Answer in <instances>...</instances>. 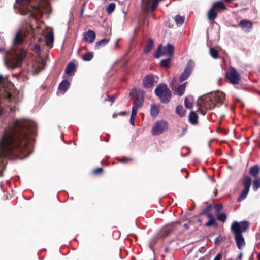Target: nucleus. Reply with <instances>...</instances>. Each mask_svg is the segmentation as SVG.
Instances as JSON below:
<instances>
[{
  "label": "nucleus",
  "instance_id": "54",
  "mask_svg": "<svg viewBox=\"0 0 260 260\" xmlns=\"http://www.w3.org/2000/svg\"><path fill=\"white\" fill-rule=\"evenodd\" d=\"M126 114V112H121L118 113V115H124Z\"/></svg>",
  "mask_w": 260,
  "mask_h": 260
},
{
  "label": "nucleus",
  "instance_id": "32",
  "mask_svg": "<svg viewBox=\"0 0 260 260\" xmlns=\"http://www.w3.org/2000/svg\"><path fill=\"white\" fill-rule=\"evenodd\" d=\"M93 57V53L89 52L84 55H81L82 59L85 61H90Z\"/></svg>",
  "mask_w": 260,
  "mask_h": 260
},
{
  "label": "nucleus",
  "instance_id": "45",
  "mask_svg": "<svg viewBox=\"0 0 260 260\" xmlns=\"http://www.w3.org/2000/svg\"><path fill=\"white\" fill-rule=\"evenodd\" d=\"M135 117L131 116L130 118V123L133 126H135Z\"/></svg>",
  "mask_w": 260,
  "mask_h": 260
},
{
  "label": "nucleus",
  "instance_id": "47",
  "mask_svg": "<svg viewBox=\"0 0 260 260\" xmlns=\"http://www.w3.org/2000/svg\"><path fill=\"white\" fill-rule=\"evenodd\" d=\"M34 50L36 52H39L40 51V48L39 46H38L37 44L34 45Z\"/></svg>",
  "mask_w": 260,
  "mask_h": 260
},
{
  "label": "nucleus",
  "instance_id": "42",
  "mask_svg": "<svg viewBox=\"0 0 260 260\" xmlns=\"http://www.w3.org/2000/svg\"><path fill=\"white\" fill-rule=\"evenodd\" d=\"M217 213H218L223 208L222 204H218L215 206Z\"/></svg>",
  "mask_w": 260,
  "mask_h": 260
},
{
  "label": "nucleus",
  "instance_id": "19",
  "mask_svg": "<svg viewBox=\"0 0 260 260\" xmlns=\"http://www.w3.org/2000/svg\"><path fill=\"white\" fill-rule=\"evenodd\" d=\"M70 82L67 80H63L59 84L58 89L60 90L66 92L70 86Z\"/></svg>",
  "mask_w": 260,
  "mask_h": 260
},
{
  "label": "nucleus",
  "instance_id": "10",
  "mask_svg": "<svg viewBox=\"0 0 260 260\" xmlns=\"http://www.w3.org/2000/svg\"><path fill=\"white\" fill-rule=\"evenodd\" d=\"M194 66V62L192 60H189L182 73L181 74L179 80L181 82L186 80L190 75Z\"/></svg>",
  "mask_w": 260,
  "mask_h": 260
},
{
  "label": "nucleus",
  "instance_id": "20",
  "mask_svg": "<svg viewBox=\"0 0 260 260\" xmlns=\"http://www.w3.org/2000/svg\"><path fill=\"white\" fill-rule=\"evenodd\" d=\"M259 171H260V168H259V167L258 166V165H255L252 166L251 167H250V170H249L250 174L252 176L255 177V178L256 177H257V175L259 174Z\"/></svg>",
  "mask_w": 260,
  "mask_h": 260
},
{
  "label": "nucleus",
  "instance_id": "57",
  "mask_svg": "<svg viewBox=\"0 0 260 260\" xmlns=\"http://www.w3.org/2000/svg\"><path fill=\"white\" fill-rule=\"evenodd\" d=\"M257 258L258 260H260V252L258 254Z\"/></svg>",
  "mask_w": 260,
  "mask_h": 260
},
{
  "label": "nucleus",
  "instance_id": "16",
  "mask_svg": "<svg viewBox=\"0 0 260 260\" xmlns=\"http://www.w3.org/2000/svg\"><path fill=\"white\" fill-rule=\"evenodd\" d=\"M5 96L6 98V100L9 103V105L8 106V108L6 110H9L10 112H13L15 111V108L13 107V105H11L10 103L12 102V101L13 100L14 102L15 103V100L12 98V95L10 92H7Z\"/></svg>",
  "mask_w": 260,
  "mask_h": 260
},
{
  "label": "nucleus",
  "instance_id": "1",
  "mask_svg": "<svg viewBox=\"0 0 260 260\" xmlns=\"http://www.w3.org/2000/svg\"><path fill=\"white\" fill-rule=\"evenodd\" d=\"M36 124L26 119H14L5 129L0 140V176L7 159H24L32 152L30 135L36 134Z\"/></svg>",
  "mask_w": 260,
  "mask_h": 260
},
{
  "label": "nucleus",
  "instance_id": "28",
  "mask_svg": "<svg viewBox=\"0 0 260 260\" xmlns=\"http://www.w3.org/2000/svg\"><path fill=\"white\" fill-rule=\"evenodd\" d=\"M249 191V189L244 188L242 190V191L238 199V201L240 202V201L244 200L247 196V194H248Z\"/></svg>",
  "mask_w": 260,
  "mask_h": 260
},
{
  "label": "nucleus",
  "instance_id": "43",
  "mask_svg": "<svg viewBox=\"0 0 260 260\" xmlns=\"http://www.w3.org/2000/svg\"><path fill=\"white\" fill-rule=\"evenodd\" d=\"M137 111H138V109L132 107V114H131V116L135 117L137 114Z\"/></svg>",
  "mask_w": 260,
  "mask_h": 260
},
{
  "label": "nucleus",
  "instance_id": "50",
  "mask_svg": "<svg viewBox=\"0 0 260 260\" xmlns=\"http://www.w3.org/2000/svg\"><path fill=\"white\" fill-rule=\"evenodd\" d=\"M130 160H131V159H129V158H124L123 160H121L120 161L122 162H128Z\"/></svg>",
  "mask_w": 260,
  "mask_h": 260
},
{
  "label": "nucleus",
  "instance_id": "56",
  "mask_svg": "<svg viewBox=\"0 0 260 260\" xmlns=\"http://www.w3.org/2000/svg\"><path fill=\"white\" fill-rule=\"evenodd\" d=\"M242 253H241L239 255V256H238V258H242Z\"/></svg>",
  "mask_w": 260,
  "mask_h": 260
},
{
  "label": "nucleus",
  "instance_id": "23",
  "mask_svg": "<svg viewBox=\"0 0 260 260\" xmlns=\"http://www.w3.org/2000/svg\"><path fill=\"white\" fill-rule=\"evenodd\" d=\"M217 16V13L216 11L213 8H211L207 13V16L210 20H214Z\"/></svg>",
  "mask_w": 260,
  "mask_h": 260
},
{
  "label": "nucleus",
  "instance_id": "12",
  "mask_svg": "<svg viewBox=\"0 0 260 260\" xmlns=\"http://www.w3.org/2000/svg\"><path fill=\"white\" fill-rule=\"evenodd\" d=\"M155 83L154 75L149 74L146 76L143 81V86L146 88H150Z\"/></svg>",
  "mask_w": 260,
  "mask_h": 260
},
{
  "label": "nucleus",
  "instance_id": "14",
  "mask_svg": "<svg viewBox=\"0 0 260 260\" xmlns=\"http://www.w3.org/2000/svg\"><path fill=\"white\" fill-rule=\"evenodd\" d=\"M95 33L92 30H89L86 34H84L83 40L89 43H91L95 39Z\"/></svg>",
  "mask_w": 260,
  "mask_h": 260
},
{
  "label": "nucleus",
  "instance_id": "35",
  "mask_svg": "<svg viewBox=\"0 0 260 260\" xmlns=\"http://www.w3.org/2000/svg\"><path fill=\"white\" fill-rule=\"evenodd\" d=\"M176 112L180 116L183 117L186 113V110L182 106L179 105L176 107Z\"/></svg>",
  "mask_w": 260,
  "mask_h": 260
},
{
  "label": "nucleus",
  "instance_id": "48",
  "mask_svg": "<svg viewBox=\"0 0 260 260\" xmlns=\"http://www.w3.org/2000/svg\"><path fill=\"white\" fill-rule=\"evenodd\" d=\"M206 216L209 218V219H214L213 215L211 213H208Z\"/></svg>",
  "mask_w": 260,
  "mask_h": 260
},
{
  "label": "nucleus",
  "instance_id": "9",
  "mask_svg": "<svg viewBox=\"0 0 260 260\" xmlns=\"http://www.w3.org/2000/svg\"><path fill=\"white\" fill-rule=\"evenodd\" d=\"M225 77L233 84H238L240 79V75L233 68L226 73Z\"/></svg>",
  "mask_w": 260,
  "mask_h": 260
},
{
  "label": "nucleus",
  "instance_id": "30",
  "mask_svg": "<svg viewBox=\"0 0 260 260\" xmlns=\"http://www.w3.org/2000/svg\"><path fill=\"white\" fill-rule=\"evenodd\" d=\"M192 98L191 96L186 97L184 100L185 106L187 108L190 109L192 107Z\"/></svg>",
  "mask_w": 260,
  "mask_h": 260
},
{
  "label": "nucleus",
  "instance_id": "5",
  "mask_svg": "<svg viewBox=\"0 0 260 260\" xmlns=\"http://www.w3.org/2000/svg\"><path fill=\"white\" fill-rule=\"evenodd\" d=\"M155 93L164 103H168L172 95L171 91L165 84H159L155 88Z\"/></svg>",
  "mask_w": 260,
  "mask_h": 260
},
{
  "label": "nucleus",
  "instance_id": "34",
  "mask_svg": "<svg viewBox=\"0 0 260 260\" xmlns=\"http://www.w3.org/2000/svg\"><path fill=\"white\" fill-rule=\"evenodd\" d=\"M109 40L107 39H103L101 40L96 42V45L95 46V48L96 49H99L100 47L102 46H104L109 42Z\"/></svg>",
  "mask_w": 260,
  "mask_h": 260
},
{
  "label": "nucleus",
  "instance_id": "25",
  "mask_svg": "<svg viewBox=\"0 0 260 260\" xmlns=\"http://www.w3.org/2000/svg\"><path fill=\"white\" fill-rule=\"evenodd\" d=\"M54 37L53 34L52 32H49L46 36L45 38V41L46 44L48 46L52 45L53 43Z\"/></svg>",
  "mask_w": 260,
  "mask_h": 260
},
{
  "label": "nucleus",
  "instance_id": "17",
  "mask_svg": "<svg viewBox=\"0 0 260 260\" xmlns=\"http://www.w3.org/2000/svg\"><path fill=\"white\" fill-rule=\"evenodd\" d=\"M144 92H142V95L135 101V102H134L133 107L135 108L136 109H138L142 107L144 102Z\"/></svg>",
  "mask_w": 260,
  "mask_h": 260
},
{
  "label": "nucleus",
  "instance_id": "39",
  "mask_svg": "<svg viewBox=\"0 0 260 260\" xmlns=\"http://www.w3.org/2000/svg\"><path fill=\"white\" fill-rule=\"evenodd\" d=\"M115 8V4L113 3H110L107 8V11L109 14L112 13Z\"/></svg>",
  "mask_w": 260,
  "mask_h": 260
},
{
  "label": "nucleus",
  "instance_id": "55",
  "mask_svg": "<svg viewBox=\"0 0 260 260\" xmlns=\"http://www.w3.org/2000/svg\"><path fill=\"white\" fill-rule=\"evenodd\" d=\"M165 251H166V252H169V248L168 247H165Z\"/></svg>",
  "mask_w": 260,
  "mask_h": 260
},
{
  "label": "nucleus",
  "instance_id": "27",
  "mask_svg": "<svg viewBox=\"0 0 260 260\" xmlns=\"http://www.w3.org/2000/svg\"><path fill=\"white\" fill-rule=\"evenodd\" d=\"M251 179L249 176H245L244 178L243 185L244 188L250 189V187L251 184Z\"/></svg>",
  "mask_w": 260,
  "mask_h": 260
},
{
  "label": "nucleus",
  "instance_id": "15",
  "mask_svg": "<svg viewBox=\"0 0 260 260\" xmlns=\"http://www.w3.org/2000/svg\"><path fill=\"white\" fill-rule=\"evenodd\" d=\"M235 239L238 248L241 250L245 245V240L242 234H234Z\"/></svg>",
  "mask_w": 260,
  "mask_h": 260
},
{
  "label": "nucleus",
  "instance_id": "4",
  "mask_svg": "<svg viewBox=\"0 0 260 260\" xmlns=\"http://www.w3.org/2000/svg\"><path fill=\"white\" fill-rule=\"evenodd\" d=\"M16 3L20 8L19 11L21 14H26L30 13L31 15H35L34 11H38L41 13L40 7L36 6L34 7L31 4V0H16Z\"/></svg>",
  "mask_w": 260,
  "mask_h": 260
},
{
  "label": "nucleus",
  "instance_id": "53",
  "mask_svg": "<svg viewBox=\"0 0 260 260\" xmlns=\"http://www.w3.org/2000/svg\"><path fill=\"white\" fill-rule=\"evenodd\" d=\"M3 81H4V78L2 75H0V83H1Z\"/></svg>",
  "mask_w": 260,
  "mask_h": 260
},
{
  "label": "nucleus",
  "instance_id": "38",
  "mask_svg": "<svg viewBox=\"0 0 260 260\" xmlns=\"http://www.w3.org/2000/svg\"><path fill=\"white\" fill-rule=\"evenodd\" d=\"M226 215L224 213L218 214L217 215V218L219 221H221L224 222L226 220Z\"/></svg>",
  "mask_w": 260,
  "mask_h": 260
},
{
  "label": "nucleus",
  "instance_id": "44",
  "mask_svg": "<svg viewBox=\"0 0 260 260\" xmlns=\"http://www.w3.org/2000/svg\"><path fill=\"white\" fill-rule=\"evenodd\" d=\"M103 171L102 168H98V169L94 170L93 173L95 174H99Z\"/></svg>",
  "mask_w": 260,
  "mask_h": 260
},
{
  "label": "nucleus",
  "instance_id": "40",
  "mask_svg": "<svg viewBox=\"0 0 260 260\" xmlns=\"http://www.w3.org/2000/svg\"><path fill=\"white\" fill-rule=\"evenodd\" d=\"M212 207L211 204L209 205L206 207H205L204 209L202 210V211L200 213V215H207L208 213L210 212V210L211 208Z\"/></svg>",
  "mask_w": 260,
  "mask_h": 260
},
{
  "label": "nucleus",
  "instance_id": "49",
  "mask_svg": "<svg viewBox=\"0 0 260 260\" xmlns=\"http://www.w3.org/2000/svg\"><path fill=\"white\" fill-rule=\"evenodd\" d=\"M105 101H109L111 102V103H113L115 101V98L114 97H111L109 99H105Z\"/></svg>",
  "mask_w": 260,
  "mask_h": 260
},
{
  "label": "nucleus",
  "instance_id": "33",
  "mask_svg": "<svg viewBox=\"0 0 260 260\" xmlns=\"http://www.w3.org/2000/svg\"><path fill=\"white\" fill-rule=\"evenodd\" d=\"M154 45V42L152 39H149L148 43L147 44L145 48H144V52L148 53L150 52L152 48Z\"/></svg>",
  "mask_w": 260,
  "mask_h": 260
},
{
  "label": "nucleus",
  "instance_id": "36",
  "mask_svg": "<svg viewBox=\"0 0 260 260\" xmlns=\"http://www.w3.org/2000/svg\"><path fill=\"white\" fill-rule=\"evenodd\" d=\"M260 187V177H256L253 182V189L256 191Z\"/></svg>",
  "mask_w": 260,
  "mask_h": 260
},
{
  "label": "nucleus",
  "instance_id": "31",
  "mask_svg": "<svg viewBox=\"0 0 260 260\" xmlns=\"http://www.w3.org/2000/svg\"><path fill=\"white\" fill-rule=\"evenodd\" d=\"M159 107L154 104H152L151 106L150 112L152 116H156L159 113Z\"/></svg>",
  "mask_w": 260,
  "mask_h": 260
},
{
  "label": "nucleus",
  "instance_id": "11",
  "mask_svg": "<svg viewBox=\"0 0 260 260\" xmlns=\"http://www.w3.org/2000/svg\"><path fill=\"white\" fill-rule=\"evenodd\" d=\"M159 2V0H142V5L147 10L150 9L152 11H154L157 7Z\"/></svg>",
  "mask_w": 260,
  "mask_h": 260
},
{
  "label": "nucleus",
  "instance_id": "41",
  "mask_svg": "<svg viewBox=\"0 0 260 260\" xmlns=\"http://www.w3.org/2000/svg\"><path fill=\"white\" fill-rule=\"evenodd\" d=\"M216 224L215 219H209V221L205 224L206 226H211L214 224Z\"/></svg>",
  "mask_w": 260,
  "mask_h": 260
},
{
  "label": "nucleus",
  "instance_id": "6",
  "mask_svg": "<svg viewBox=\"0 0 260 260\" xmlns=\"http://www.w3.org/2000/svg\"><path fill=\"white\" fill-rule=\"evenodd\" d=\"M249 226L248 221H242L238 222L234 221L231 225V229L234 234H242L246 231Z\"/></svg>",
  "mask_w": 260,
  "mask_h": 260
},
{
  "label": "nucleus",
  "instance_id": "18",
  "mask_svg": "<svg viewBox=\"0 0 260 260\" xmlns=\"http://www.w3.org/2000/svg\"><path fill=\"white\" fill-rule=\"evenodd\" d=\"M76 71L75 64L74 63L71 62L67 66L65 73L66 74H74Z\"/></svg>",
  "mask_w": 260,
  "mask_h": 260
},
{
  "label": "nucleus",
  "instance_id": "2",
  "mask_svg": "<svg viewBox=\"0 0 260 260\" xmlns=\"http://www.w3.org/2000/svg\"><path fill=\"white\" fill-rule=\"evenodd\" d=\"M33 31L32 27L27 24L26 27H23L16 34L13 40V47L6 52L3 49H0L3 53L5 66L9 69H14L20 67L26 55V51L22 47L25 38Z\"/></svg>",
  "mask_w": 260,
  "mask_h": 260
},
{
  "label": "nucleus",
  "instance_id": "59",
  "mask_svg": "<svg viewBox=\"0 0 260 260\" xmlns=\"http://www.w3.org/2000/svg\"><path fill=\"white\" fill-rule=\"evenodd\" d=\"M117 115H118V114H114L113 115V117H116V116H117Z\"/></svg>",
  "mask_w": 260,
  "mask_h": 260
},
{
  "label": "nucleus",
  "instance_id": "8",
  "mask_svg": "<svg viewBox=\"0 0 260 260\" xmlns=\"http://www.w3.org/2000/svg\"><path fill=\"white\" fill-rule=\"evenodd\" d=\"M168 127V123L163 120L157 121L152 128L151 134L153 136H157L164 133Z\"/></svg>",
  "mask_w": 260,
  "mask_h": 260
},
{
  "label": "nucleus",
  "instance_id": "22",
  "mask_svg": "<svg viewBox=\"0 0 260 260\" xmlns=\"http://www.w3.org/2000/svg\"><path fill=\"white\" fill-rule=\"evenodd\" d=\"M198 116L194 111H191L189 116V122L191 124L195 125L198 123Z\"/></svg>",
  "mask_w": 260,
  "mask_h": 260
},
{
  "label": "nucleus",
  "instance_id": "21",
  "mask_svg": "<svg viewBox=\"0 0 260 260\" xmlns=\"http://www.w3.org/2000/svg\"><path fill=\"white\" fill-rule=\"evenodd\" d=\"M186 84L187 82H185L183 84L180 85L176 88V90H174L176 94H177L179 96L182 95L185 92Z\"/></svg>",
  "mask_w": 260,
  "mask_h": 260
},
{
  "label": "nucleus",
  "instance_id": "3",
  "mask_svg": "<svg viewBox=\"0 0 260 260\" xmlns=\"http://www.w3.org/2000/svg\"><path fill=\"white\" fill-rule=\"evenodd\" d=\"M224 98L225 94L220 91L201 96L197 101L198 112L205 115L207 110L213 109L216 106L221 105Z\"/></svg>",
  "mask_w": 260,
  "mask_h": 260
},
{
  "label": "nucleus",
  "instance_id": "52",
  "mask_svg": "<svg viewBox=\"0 0 260 260\" xmlns=\"http://www.w3.org/2000/svg\"><path fill=\"white\" fill-rule=\"evenodd\" d=\"M4 113V109L2 107H0V115H3Z\"/></svg>",
  "mask_w": 260,
  "mask_h": 260
},
{
  "label": "nucleus",
  "instance_id": "7",
  "mask_svg": "<svg viewBox=\"0 0 260 260\" xmlns=\"http://www.w3.org/2000/svg\"><path fill=\"white\" fill-rule=\"evenodd\" d=\"M174 51V47L172 45L168 43L166 46L164 47L161 44H160L158 47L157 52L154 55V57L156 58H158L161 56L164 55H167L171 57L173 55Z\"/></svg>",
  "mask_w": 260,
  "mask_h": 260
},
{
  "label": "nucleus",
  "instance_id": "24",
  "mask_svg": "<svg viewBox=\"0 0 260 260\" xmlns=\"http://www.w3.org/2000/svg\"><path fill=\"white\" fill-rule=\"evenodd\" d=\"M211 8H213V9L215 10L216 11L218 9L224 10L225 9V6L223 2L221 1H218L214 3Z\"/></svg>",
  "mask_w": 260,
  "mask_h": 260
},
{
  "label": "nucleus",
  "instance_id": "29",
  "mask_svg": "<svg viewBox=\"0 0 260 260\" xmlns=\"http://www.w3.org/2000/svg\"><path fill=\"white\" fill-rule=\"evenodd\" d=\"M170 63L171 58L170 57H169V58L161 60L159 64L161 67L169 68L170 67Z\"/></svg>",
  "mask_w": 260,
  "mask_h": 260
},
{
  "label": "nucleus",
  "instance_id": "46",
  "mask_svg": "<svg viewBox=\"0 0 260 260\" xmlns=\"http://www.w3.org/2000/svg\"><path fill=\"white\" fill-rule=\"evenodd\" d=\"M222 258V255L220 253L217 254L215 257H214L213 260H221Z\"/></svg>",
  "mask_w": 260,
  "mask_h": 260
},
{
  "label": "nucleus",
  "instance_id": "13",
  "mask_svg": "<svg viewBox=\"0 0 260 260\" xmlns=\"http://www.w3.org/2000/svg\"><path fill=\"white\" fill-rule=\"evenodd\" d=\"M239 26L241 27L242 29L248 32L250 31L252 27V23L251 21L244 19L240 21Z\"/></svg>",
  "mask_w": 260,
  "mask_h": 260
},
{
  "label": "nucleus",
  "instance_id": "37",
  "mask_svg": "<svg viewBox=\"0 0 260 260\" xmlns=\"http://www.w3.org/2000/svg\"><path fill=\"white\" fill-rule=\"evenodd\" d=\"M209 53L213 58L216 59L218 57V51L214 48H210Z\"/></svg>",
  "mask_w": 260,
  "mask_h": 260
},
{
  "label": "nucleus",
  "instance_id": "60",
  "mask_svg": "<svg viewBox=\"0 0 260 260\" xmlns=\"http://www.w3.org/2000/svg\"><path fill=\"white\" fill-rule=\"evenodd\" d=\"M215 195H216L217 194V190L215 192Z\"/></svg>",
  "mask_w": 260,
  "mask_h": 260
},
{
  "label": "nucleus",
  "instance_id": "26",
  "mask_svg": "<svg viewBox=\"0 0 260 260\" xmlns=\"http://www.w3.org/2000/svg\"><path fill=\"white\" fill-rule=\"evenodd\" d=\"M174 20L176 25L178 26L182 25L185 20V18L184 16H181L180 15H177L174 17Z\"/></svg>",
  "mask_w": 260,
  "mask_h": 260
},
{
  "label": "nucleus",
  "instance_id": "51",
  "mask_svg": "<svg viewBox=\"0 0 260 260\" xmlns=\"http://www.w3.org/2000/svg\"><path fill=\"white\" fill-rule=\"evenodd\" d=\"M119 41V39H118V40L116 41V43H115V48H119V44H118Z\"/></svg>",
  "mask_w": 260,
  "mask_h": 260
},
{
  "label": "nucleus",
  "instance_id": "58",
  "mask_svg": "<svg viewBox=\"0 0 260 260\" xmlns=\"http://www.w3.org/2000/svg\"><path fill=\"white\" fill-rule=\"evenodd\" d=\"M12 76H14V77H17V76H19V75H18V74H13L12 75Z\"/></svg>",
  "mask_w": 260,
  "mask_h": 260
}]
</instances>
